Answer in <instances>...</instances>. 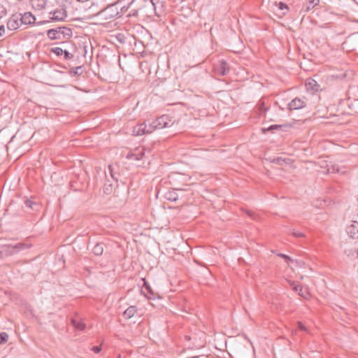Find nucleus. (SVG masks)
<instances>
[{
    "instance_id": "obj_3",
    "label": "nucleus",
    "mask_w": 358,
    "mask_h": 358,
    "mask_svg": "<svg viewBox=\"0 0 358 358\" xmlns=\"http://www.w3.org/2000/svg\"><path fill=\"white\" fill-rule=\"evenodd\" d=\"M28 246L22 243H17L14 245H0V259H2L5 257L12 256L19 251L22 250L25 248H27Z\"/></svg>"
},
{
    "instance_id": "obj_19",
    "label": "nucleus",
    "mask_w": 358,
    "mask_h": 358,
    "mask_svg": "<svg viewBox=\"0 0 358 358\" xmlns=\"http://www.w3.org/2000/svg\"><path fill=\"white\" fill-rule=\"evenodd\" d=\"M290 126L287 124H273L269 126L267 129H262L263 131L265 132L266 130L267 131H273L275 129H282L285 128H289Z\"/></svg>"
},
{
    "instance_id": "obj_26",
    "label": "nucleus",
    "mask_w": 358,
    "mask_h": 358,
    "mask_svg": "<svg viewBox=\"0 0 358 358\" xmlns=\"http://www.w3.org/2000/svg\"><path fill=\"white\" fill-rule=\"evenodd\" d=\"M291 234L296 237V238H302V237H305V234L302 232H300V231H296L294 229H292V231L290 232Z\"/></svg>"
},
{
    "instance_id": "obj_6",
    "label": "nucleus",
    "mask_w": 358,
    "mask_h": 358,
    "mask_svg": "<svg viewBox=\"0 0 358 358\" xmlns=\"http://www.w3.org/2000/svg\"><path fill=\"white\" fill-rule=\"evenodd\" d=\"M67 17L66 11L64 8H57L49 13V18L52 21H62Z\"/></svg>"
},
{
    "instance_id": "obj_35",
    "label": "nucleus",
    "mask_w": 358,
    "mask_h": 358,
    "mask_svg": "<svg viewBox=\"0 0 358 358\" xmlns=\"http://www.w3.org/2000/svg\"><path fill=\"white\" fill-rule=\"evenodd\" d=\"M298 327L300 330L306 331V327L303 325V324L301 322H298Z\"/></svg>"
},
{
    "instance_id": "obj_38",
    "label": "nucleus",
    "mask_w": 358,
    "mask_h": 358,
    "mask_svg": "<svg viewBox=\"0 0 358 358\" xmlns=\"http://www.w3.org/2000/svg\"><path fill=\"white\" fill-rule=\"evenodd\" d=\"M77 1L79 2H85V1H87L88 0H77Z\"/></svg>"
},
{
    "instance_id": "obj_23",
    "label": "nucleus",
    "mask_w": 358,
    "mask_h": 358,
    "mask_svg": "<svg viewBox=\"0 0 358 358\" xmlns=\"http://www.w3.org/2000/svg\"><path fill=\"white\" fill-rule=\"evenodd\" d=\"M82 67L81 66H77L76 68H73L71 70L70 73L73 76H79L81 74Z\"/></svg>"
},
{
    "instance_id": "obj_8",
    "label": "nucleus",
    "mask_w": 358,
    "mask_h": 358,
    "mask_svg": "<svg viewBox=\"0 0 358 358\" xmlns=\"http://www.w3.org/2000/svg\"><path fill=\"white\" fill-rule=\"evenodd\" d=\"M173 124L172 120L169 115H162L158 117V130L166 127H169Z\"/></svg>"
},
{
    "instance_id": "obj_5",
    "label": "nucleus",
    "mask_w": 358,
    "mask_h": 358,
    "mask_svg": "<svg viewBox=\"0 0 358 358\" xmlns=\"http://www.w3.org/2000/svg\"><path fill=\"white\" fill-rule=\"evenodd\" d=\"M214 69L217 74L222 76L227 75L229 72V65L224 59L219 60L214 66Z\"/></svg>"
},
{
    "instance_id": "obj_10",
    "label": "nucleus",
    "mask_w": 358,
    "mask_h": 358,
    "mask_svg": "<svg viewBox=\"0 0 358 358\" xmlns=\"http://www.w3.org/2000/svg\"><path fill=\"white\" fill-rule=\"evenodd\" d=\"M305 85L307 91L312 94H314L320 90V85H318L314 79H308Z\"/></svg>"
},
{
    "instance_id": "obj_15",
    "label": "nucleus",
    "mask_w": 358,
    "mask_h": 358,
    "mask_svg": "<svg viewBox=\"0 0 358 358\" xmlns=\"http://www.w3.org/2000/svg\"><path fill=\"white\" fill-rule=\"evenodd\" d=\"M143 153L141 150H138V149L135 150V152H129L126 155V158L128 159H133L135 161H138L142 159L143 156Z\"/></svg>"
},
{
    "instance_id": "obj_37",
    "label": "nucleus",
    "mask_w": 358,
    "mask_h": 358,
    "mask_svg": "<svg viewBox=\"0 0 358 358\" xmlns=\"http://www.w3.org/2000/svg\"><path fill=\"white\" fill-rule=\"evenodd\" d=\"M185 339L186 341H190L191 340V337L189 336H185Z\"/></svg>"
},
{
    "instance_id": "obj_17",
    "label": "nucleus",
    "mask_w": 358,
    "mask_h": 358,
    "mask_svg": "<svg viewBox=\"0 0 358 358\" xmlns=\"http://www.w3.org/2000/svg\"><path fill=\"white\" fill-rule=\"evenodd\" d=\"M71 323L76 329L80 331L84 330L86 327V324L83 321L76 319H71Z\"/></svg>"
},
{
    "instance_id": "obj_2",
    "label": "nucleus",
    "mask_w": 358,
    "mask_h": 358,
    "mask_svg": "<svg viewBox=\"0 0 358 358\" xmlns=\"http://www.w3.org/2000/svg\"><path fill=\"white\" fill-rule=\"evenodd\" d=\"M120 10H122V8H120V4L118 3H115L108 6L104 9H102L97 15L102 16L106 20H110L121 17V13L120 12Z\"/></svg>"
},
{
    "instance_id": "obj_9",
    "label": "nucleus",
    "mask_w": 358,
    "mask_h": 358,
    "mask_svg": "<svg viewBox=\"0 0 358 358\" xmlns=\"http://www.w3.org/2000/svg\"><path fill=\"white\" fill-rule=\"evenodd\" d=\"M20 17L24 25L34 24L36 20L35 16L30 12H25L24 14L20 13Z\"/></svg>"
},
{
    "instance_id": "obj_1",
    "label": "nucleus",
    "mask_w": 358,
    "mask_h": 358,
    "mask_svg": "<svg viewBox=\"0 0 358 358\" xmlns=\"http://www.w3.org/2000/svg\"><path fill=\"white\" fill-rule=\"evenodd\" d=\"M47 36L51 40H66L72 36V30L66 27H58L49 29Z\"/></svg>"
},
{
    "instance_id": "obj_31",
    "label": "nucleus",
    "mask_w": 358,
    "mask_h": 358,
    "mask_svg": "<svg viewBox=\"0 0 358 358\" xmlns=\"http://www.w3.org/2000/svg\"><path fill=\"white\" fill-rule=\"evenodd\" d=\"M278 8L281 10H285L287 11L288 10L287 5L283 2H280L278 3Z\"/></svg>"
},
{
    "instance_id": "obj_40",
    "label": "nucleus",
    "mask_w": 358,
    "mask_h": 358,
    "mask_svg": "<svg viewBox=\"0 0 358 358\" xmlns=\"http://www.w3.org/2000/svg\"><path fill=\"white\" fill-rule=\"evenodd\" d=\"M356 253H357V258H358V248H357V251H356Z\"/></svg>"
},
{
    "instance_id": "obj_33",
    "label": "nucleus",
    "mask_w": 358,
    "mask_h": 358,
    "mask_svg": "<svg viewBox=\"0 0 358 358\" xmlns=\"http://www.w3.org/2000/svg\"><path fill=\"white\" fill-rule=\"evenodd\" d=\"M145 1H149L152 6H153V8H154V10H155V13H156V9H157V6H156V4H157V0H144Z\"/></svg>"
},
{
    "instance_id": "obj_27",
    "label": "nucleus",
    "mask_w": 358,
    "mask_h": 358,
    "mask_svg": "<svg viewBox=\"0 0 358 358\" xmlns=\"http://www.w3.org/2000/svg\"><path fill=\"white\" fill-rule=\"evenodd\" d=\"M24 204L27 208L31 209H34V206L36 205L35 202L32 201L30 199H26L24 201Z\"/></svg>"
},
{
    "instance_id": "obj_24",
    "label": "nucleus",
    "mask_w": 358,
    "mask_h": 358,
    "mask_svg": "<svg viewBox=\"0 0 358 358\" xmlns=\"http://www.w3.org/2000/svg\"><path fill=\"white\" fill-rule=\"evenodd\" d=\"M8 339V335L6 332L0 334V344L6 343Z\"/></svg>"
},
{
    "instance_id": "obj_34",
    "label": "nucleus",
    "mask_w": 358,
    "mask_h": 358,
    "mask_svg": "<svg viewBox=\"0 0 358 358\" xmlns=\"http://www.w3.org/2000/svg\"><path fill=\"white\" fill-rule=\"evenodd\" d=\"M92 350L95 352V353H99L101 352V345H99V346H94L92 348Z\"/></svg>"
},
{
    "instance_id": "obj_18",
    "label": "nucleus",
    "mask_w": 358,
    "mask_h": 358,
    "mask_svg": "<svg viewBox=\"0 0 358 358\" xmlns=\"http://www.w3.org/2000/svg\"><path fill=\"white\" fill-rule=\"evenodd\" d=\"M164 197L166 200L175 201L178 199V194L175 191H169L164 194Z\"/></svg>"
},
{
    "instance_id": "obj_30",
    "label": "nucleus",
    "mask_w": 358,
    "mask_h": 358,
    "mask_svg": "<svg viewBox=\"0 0 358 358\" xmlns=\"http://www.w3.org/2000/svg\"><path fill=\"white\" fill-rule=\"evenodd\" d=\"M278 256H279V257H280L283 258V259L286 261V262H287V263H289V262H291V261L292 262V261H293V260L291 259V257H289V256H288V255H287L282 254V253H278Z\"/></svg>"
},
{
    "instance_id": "obj_32",
    "label": "nucleus",
    "mask_w": 358,
    "mask_h": 358,
    "mask_svg": "<svg viewBox=\"0 0 358 358\" xmlns=\"http://www.w3.org/2000/svg\"><path fill=\"white\" fill-rule=\"evenodd\" d=\"M293 289L298 292H299V294L301 295V296H303V293H302V287L300 285H296L294 286Z\"/></svg>"
},
{
    "instance_id": "obj_22",
    "label": "nucleus",
    "mask_w": 358,
    "mask_h": 358,
    "mask_svg": "<svg viewBox=\"0 0 358 358\" xmlns=\"http://www.w3.org/2000/svg\"><path fill=\"white\" fill-rule=\"evenodd\" d=\"M103 252V245L101 244H96L93 248V252L96 255H101Z\"/></svg>"
},
{
    "instance_id": "obj_11",
    "label": "nucleus",
    "mask_w": 358,
    "mask_h": 358,
    "mask_svg": "<svg viewBox=\"0 0 358 358\" xmlns=\"http://www.w3.org/2000/svg\"><path fill=\"white\" fill-rule=\"evenodd\" d=\"M289 110H298L306 106L305 102L300 98L296 97L288 103Z\"/></svg>"
},
{
    "instance_id": "obj_36",
    "label": "nucleus",
    "mask_w": 358,
    "mask_h": 358,
    "mask_svg": "<svg viewBox=\"0 0 358 358\" xmlns=\"http://www.w3.org/2000/svg\"><path fill=\"white\" fill-rule=\"evenodd\" d=\"M5 32V27L3 25L0 26V36H1Z\"/></svg>"
},
{
    "instance_id": "obj_21",
    "label": "nucleus",
    "mask_w": 358,
    "mask_h": 358,
    "mask_svg": "<svg viewBox=\"0 0 358 358\" xmlns=\"http://www.w3.org/2000/svg\"><path fill=\"white\" fill-rule=\"evenodd\" d=\"M157 128L155 121L154 120L152 123L148 124V127L145 128V134L152 133Z\"/></svg>"
},
{
    "instance_id": "obj_39",
    "label": "nucleus",
    "mask_w": 358,
    "mask_h": 358,
    "mask_svg": "<svg viewBox=\"0 0 358 358\" xmlns=\"http://www.w3.org/2000/svg\"><path fill=\"white\" fill-rule=\"evenodd\" d=\"M280 161H281V159H280V158H278V159H277V162H278V163H280Z\"/></svg>"
},
{
    "instance_id": "obj_13",
    "label": "nucleus",
    "mask_w": 358,
    "mask_h": 358,
    "mask_svg": "<svg viewBox=\"0 0 358 358\" xmlns=\"http://www.w3.org/2000/svg\"><path fill=\"white\" fill-rule=\"evenodd\" d=\"M30 2L35 10H42L45 8L48 0H31Z\"/></svg>"
},
{
    "instance_id": "obj_14",
    "label": "nucleus",
    "mask_w": 358,
    "mask_h": 358,
    "mask_svg": "<svg viewBox=\"0 0 358 358\" xmlns=\"http://www.w3.org/2000/svg\"><path fill=\"white\" fill-rule=\"evenodd\" d=\"M148 127L147 122L137 124L133 129V134L135 136H141L145 134V128Z\"/></svg>"
},
{
    "instance_id": "obj_7",
    "label": "nucleus",
    "mask_w": 358,
    "mask_h": 358,
    "mask_svg": "<svg viewBox=\"0 0 358 358\" xmlns=\"http://www.w3.org/2000/svg\"><path fill=\"white\" fill-rule=\"evenodd\" d=\"M346 232L351 238L358 239V222L352 221L346 227Z\"/></svg>"
},
{
    "instance_id": "obj_4",
    "label": "nucleus",
    "mask_w": 358,
    "mask_h": 358,
    "mask_svg": "<svg viewBox=\"0 0 358 358\" xmlns=\"http://www.w3.org/2000/svg\"><path fill=\"white\" fill-rule=\"evenodd\" d=\"M21 25H22V23L18 13L13 14L7 22V28L11 31L17 30Z\"/></svg>"
},
{
    "instance_id": "obj_16",
    "label": "nucleus",
    "mask_w": 358,
    "mask_h": 358,
    "mask_svg": "<svg viewBox=\"0 0 358 358\" xmlns=\"http://www.w3.org/2000/svg\"><path fill=\"white\" fill-rule=\"evenodd\" d=\"M137 312V308L135 306H131L123 313V317L126 320H129L134 316Z\"/></svg>"
},
{
    "instance_id": "obj_25",
    "label": "nucleus",
    "mask_w": 358,
    "mask_h": 358,
    "mask_svg": "<svg viewBox=\"0 0 358 358\" xmlns=\"http://www.w3.org/2000/svg\"><path fill=\"white\" fill-rule=\"evenodd\" d=\"M63 51H64V50H62V48H61L59 47H55V48H52V52L55 53L57 56L62 55Z\"/></svg>"
},
{
    "instance_id": "obj_20",
    "label": "nucleus",
    "mask_w": 358,
    "mask_h": 358,
    "mask_svg": "<svg viewBox=\"0 0 358 358\" xmlns=\"http://www.w3.org/2000/svg\"><path fill=\"white\" fill-rule=\"evenodd\" d=\"M320 2V0H308L306 11H309L313 9L315 6H317Z\"/></svg>"
},
{
    "instance_id": "obj_29",
    "label": "nucleus",
    "mask_w": 358,
    "mask_h": 358,
    "mask_svg": "<svg viewBox=\"0 0 358 358\" xmlns=\"http://www.w3.org/2000/svg\"><path fill=\"white\" fill-rule=\"evenodd\" d=\"M63 55L64 56V59L66 60H69L73 57V55L67 50H64Z\"/></svg>"
},
{
    "instance_id": "obj_28",
    "label": "nucleus",
    "mask_w": 358,
    "mask_h": 358,
    "mask_svg": "<svg viewBox=\"0 0 358 358\" xmlns=\"http://www.w3.org/2000/svg\"><path fill=\"white\" fill-rule=\"evenodd\" d=\"M259 110L261 113H265L268 110V108L265 106L264 102H261L259 103Z\"/></svg>"
},
{
    "instance_id": "obj_12",
    "label": "nucleus",
    "mask_w": 358,
    "mask_h": 358,
    "mask_svg": "<svg viewBox=\"0 0 358 358\" xmlns=\"http://www.w3.org/2000/svg\"><path fill=\"white\" fill-rule=\"evenodd\" d=\"M141 292L149 299H155V294L146 281H144V284L141 287Z\"/></svg>"
}]
</instances>
